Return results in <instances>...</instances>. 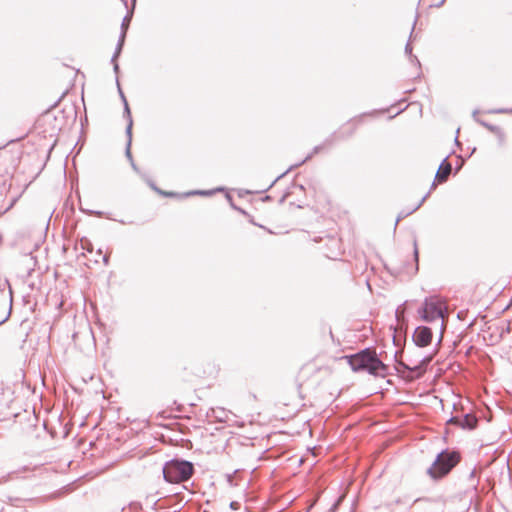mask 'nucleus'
Returning a JSON list of instances; mask_svg holds the SVG:
<instances>
[{"label": "nucleus", "instance_id": "10", "mask_svg": "<svg viewBox=\"0 0 512 512\" xmlns=\"http://www.w3.org/2000/svg\"><path fill=\"white\" fill-rule=\"evenodd\" d=\"M416 21H417V18H415V20H414V23H413V26H412V29H411V32H410V36H409V41L405 45V54H407L409 56L410 61L413 64H415L418 68H420V66H421L420 61L417 58V56L412 54V46L410 44V41H411L413 33H414V28H415Z\"/></svg>", "mask_w": 512, "mask_h": 512}, {"label": "nucleus", "instance_id": "27", "mask_svg": "<svg viewBox=\"0 0 512 512\" xmlns=\"http://www.w3.org/2000/svg\"><path fill=\"white\" fill-rule=\"evenodd\" d=\"M130 163H131V166H132L133 170L138 171V167L136 166V164H135L133 159H131Z\"/></svg>", "mask_w": 512, "mask_h": 512}, {"label": "nucleus", "instance_id": "33", "mask_svg": "<svg viewBox=\"0 0 512 512\" xmlns=\"http://www.w3.org/2000/svg\"><path fill=\"white\" fill-rule=\"evenodd\" d=\"M241 213L245 214V211L242 209H238Z\"/></svg>", "mask_w": 512, "mask_h": 512}, {"label": "nucleus", "instance_id": "20", "mask_svg": "<svg viewBox=\"0 0 512 512\" xmlns=\"http://www.w3.org/2000/svg\"><path fill=\"white\" fill-rule=\"evenodd\" d=\"M151 187H152L154 190H156L157 192H159V193H161V194H163V195H165V196H174V195H175V193H173V192H162L161 190H159V189H158L154 184H152V183H151Z\"/></svg>", "mask_w": 512, "mask_h": 512}, {"label": "nucleus", "instance_id": "31", "mask_svg": "<svg viewBox=\"0 0 512 512\" xmlns=\"http://www.w3.org/2000/svg\"><path fill=\"white\" fill-rule=\"evenodd\" d=\"M444 0H442L441 2H438V5L437 7L441 6L443 4Z\"/></svg>", "mask_w": 512, "mask_h": 512}, {"label": "nucleus", "instance_id": "8", "mask_svg": "<svg viewBox=\"0 0 512 512\" xmlns=\"http://www.w3.org/2000/svg\"><path fill=\"white\" fill-rule=\"evenodd\" d=\"M333 141H334V136L331 135L330 137H328L327 139H325V141L320 144V145H317L313 148L312 152L310 154H308L305 159H303L300 163H297L296 165H294V167H297V166H300L301 164L305 163L307 160L311 159L313 155L319 153L320 151H322L324 148L326 147H329L333 144ZM293 168V166H291L289 169H287L284 173H282L281 175H279L273 182L272 184L270 185V187H272L274 185V183L276 181H278L280 178H282L283 176H285L291 169Z\"/></svg>", "mask_w": 512, "mask_h": 512}, {"label": "nucleus", "instance_id": "12", "mask_svg": "<svg viewBox=\"0 0 512 512\" xmlns=\"http://www.w3.org/2000/svg\"><path fill=\"white\" fill-rule=\"evenodd\" d=\"M428 194H426L420 201L419 203L411 210V211H401L399 214H398V217L396 219V222H395V226H397L398 222L407 217L408 215H410L411 213H413L414 211H416L417 209L420 208V206L424 203V201L426 200Z\"/></svg>", "mask_w": 512, "mask_h": 512}, {"label": "nucleus", "instance_id": "26", "mask_svg": "<svg viewBox=\"0 0 512 512\" xmlns=\"http://www.w3.org/2000/svg\"><path fill=\"white\" fill-rule=\"evenodd\" d=\"M469 479H470V480H472V481H474V479H475V470H472V471L470 472V474H469Z\"/></svg>", "mask_w": 512, "mask_h": 512}, {"label": "nucleus", "instance_id": "1", "mask_svg": "<svg viewBox=\"0 0 512 512\" xmlns=\"http://www.w3.org/2000/svg\"><path fill=\"white\" fill-rule=\"evenodd\" d=\"M345 358L354 372H367L376 377H385L388 374V366L379 359L372 348H365Z\"/></svg>", "mask_w": 512, "mask_h": 512}, {"label": "nucleus", "instance_id": "16", "mask_svg": "<svg viewBox=\"0 0 512 512\" xmlns=\"http://www.w3.org/2000/svg\"><path fill=\"white\" fill-rule=\"evenodd\" d=\"M130 20H131V16L130 15H126L123 18V20H122V23H121V33H124V37H126V33H127V29H128Z\"/></svg>", "mask_w": 512, "mask_h": 512}, {"label": "nucleus", "instance_id": "2", "mask_svg": "<svg viewBox=\"0 0 512 512\" xmlns=\"http://www.w3.org/2000/svg\"><path fill=\"white\" fill-rule=\"evenodd\" d=\"M460 459L459 452L445 449L437 455L433 464L427 469V474L434 480L441 479L450 473Z\"/></svg>", "mask_w": 512, "mask_h": 512}, {"label": "nucleus", "instance_id": "30", "mask_svg": "<svg viewBox=\"0 0 512 512\" xmlns=\"http://www.w3.org/2000/svg\"><path fill=\"white\" fill-rule=\"evenodd\" d=\"M286 199V195H284L281 199H280V203H283Z\"/></svg>", "mask_w": 512, "mask_h": 512}, {"label": "nucleus", "instance_id": "24", "mask_svg": "<svg viewBox=\"0 0 512 512\" xmlns=\"http://www.w3.org/2000/svg\"><path fill=\"white\" fill-rule=\"evenodd\" d=\"M113 64V70L117 74L119 71V65L117 63V60L115 62H111Z\"/></svg>", "mask_w": 512, "mask_h": 512}, {"label": "nucleus", "instance_id": "11", "mask_svg": "<svg viewBox=\"0 0 512 512\" xmlns=\"http://www.w3.org/2000/svg\"><path fill=\"white\" fill-rule=\"evenodd\" d=\"M125 38L126 37H124V33H120V36H119V39H118L115 51H114V53H113V55L111 57V62H115L117 60V58L120 56V54L122 52V48H123L124 42H125Z\"/></svg>", "mask_w": 512, "mask_h": 512}, {"label": "nucleus", "instance_id": "15", "mask_svg": "<svg viewBox=\"0 0 512 512\" xmlns=\"http://www.w3.org/2000/svg\"><path fill=\"white\" fill-rule=\"evenodd\" d=\"M476 121L484 126L485 128H487L489 131L493 132V133H499L500 132V128L496 125H492V124H489L481 119H476Z\"/></svg>", "mask_w": 512, "mask_h": 512}, {"label": "nucleus", "instance_id": "7", "mask_svg": "<svg viewBox=\"0 0 512 512\" xmlns=\"http://www.w3.org/2000/svg\"><path fill=\"white\" fill-rule=\"evenodd\" d=\"M433 337L432 330L427 326H418L412 336V340L417 347H426L431 344Z\"/></svg>", "mask_w": 512, "mask_h": 512}, {"label": "nucleus", "instance_id": "13", "mask_svg": "<svg viewBox=\"0 0 512 512\" xmlns=\"http://www.w3.org/2000/svg\"><path fill=\"white\" fill-rule=\"evenodd\" d=\"M117 85H118V90H119V93H120V96H121V99L124 103V111H123V115L124 117L127 119V121H130V119H132V116H131V112H130V108H129V105H128V102L120 88V85H119V81L117 80Z\"/></svg>", "mask_w": 512, "mask_h": 512}, {"label": "nucleus", "instance_id": "25", "mask_svg": "<svg viewBox=\"0 0 512 512\" xmlns=\"http://www.w3.org/2000/svg\"><path fill=\"white\" fill-rule=\"evenodd\" d=\"M9 316H10V312H8L7 315L3 319L0 320V325L5 323L9 319Z\"/></svg>", "mask_w": 512, "mask_h": 512}, {"label": "nucleus", "instance_id": "19", "mask_svg": "<svg viewBox=\"0 0 512 512\" xmlns=\"http://www.w3.org/2000/svg\"><path fill=\"white\" fill-rule=\"evenodd\" d=\"M194 194H198V195H210V194H212V192H211V191H202V190H199V191L189 192V193L185 194V196L194 195Z\"/></svg>", "mask_w": 512, "mask_h": 512}, {"label": "nucleus", "instance_id": "22", "mask_svg": "<svg viewBox=\"0 0 512 512\" xmlns=\"http://www.w3.org/2000/svg\"><path fill=\"white\" fill-rule=\"evenodd\" d=\"M130 147L131 146H127L126 145V151H125V154H126V157L128 158L129 161H131L132 158V154H131V151H130Z\"/></svg>", "mask_w": 512, "mask_h": 512}, {"label": "nucleus", "instance_id": "17", "mask_svg": "<svg viewBox=\"0 0 512 512\" xmlns=\"http://www.w3.org/2000/svg\"><path fill=\"white\" fill-rule=\"evenodd\" d=\"M132 125H133V120L130 119V121H128V124L126 127V135L128 137L127 146H131V142H132Z\"/></svg>", "mask_w": 512, "mask_h": 512}, {"label": "nucleus", "instance_id": "4", "mask_svg": "<svg viewBox=\"0 0 512 512\" xmlns=\"http://www.w3.org/2000/svg\"><path fill=\"white\" fill-rule=\"evenodd\" d=\"M447 313L444 303L437 296L426 297L418 309V315L425 322H433L436 319H444Z\"/></svg>", "mask_w": 512, "mask_h": 512}, {"label": "nucleus", "instance_id": "5", "mask_svg": "<svg viewBox=\"0 0 512 512\" xmlns=\"http://www.w3.org/2000/svg\"><path fill=\"white\" fill-rule=\"evenodd\" d=\"M401 354H402V352H398V351L395 352L394 356H395L396 363H397L395 368L398 373H403L402 376L409 381L422 377V375L426 371L427 366L432 361L433 356H434L433 354L424 356L419 361L418 364H416L414 366H410V365L406 364L405 362L397 359L398 355H401Z\"/></svg>", "mask_w": 512, "mask_h": 512}, {"label": "nucleus", "instance_id": "6", "mask_svg": "<svg viewBox=\"0 0 512 512\" xmlns=\"http://www.w3.org/2000/svg\"><path fill=\"white\" fill-rule=\"evenodd\" d=\"M447 424L456 425L465 430H473L478 425V418L472 413H466L463 415V417H451L447 421Z\"/></svg>", "mask_w": 512, "mask_h": 512}, {"label": "nucleus", "instance_id": "21", "mask_svg": "<svg viewBox=\"0 0 512 512\" xmlns=\"http://www.w3.org/2000/svg\"><path fill=\"white\" fill-rule=\"evenodd\" d=\"M342 501V497L338 498V500L332 505V507L329 509V512H335L338 508V505Z\"/></svg>", "mask_w": 512, "mask_h": 512}, {"label": "nucleus", "instance_id": "3", "mask_svg": "<svg viewBox=\"0 0 512 512\" xmlns=\"http://www.w3.org/2000/svg\"><path fill=\"white\" fill-rule=\"evenodd\" d=\"M193 473V463L183 459H172L163 466V477L169 483L188 481Z\"/></svg>", "mask_w": 512, "mask_h": 512}, {"label": "nucleus", "instance_id": "34", "mask_svg": "<svg viewBox=\"0 0 512 512\" xmlns=\"http://www.w3.org/2000/svg\"><path fill=\"white\" fill-rule=\"evenodd\" d=\"M132 2H133V5H135L136 0H132Z\"/></svg>", "mask_w": 512, "mask_h": 512}, {"label": "nucleus", "instance_id": "14", "mask_svg": "<svg viewBox=\"0 0 512 512\" xmlns=\"http://www.w3.org/2000/svg\"><path fill=\"white\" fill-rule=\"evenodd\" d=\"M213 416L219 421V422H225L226 421V411L222 408L218 409H211Z\"/></svg>", "mask_w": 512, "mask_h": 512}, {"label": "nucleus", "instance_id": "32", "mask_svg": "<svg viewBox=\"0 0 512 512\" xmlns=\"http://www.w3.org/2000/svg\"><path fill=\"white\" fill-rule=\"evenodd\" d=\"M269 199H270V196H266V197H265V200H266V201H269Z\"/></svg>", "mask_w": 512, "mask_h": 512}, {"label": "nucleus", "instance_id": "9", "mask_svg": "<svg viewBox=\"0 0 512 512\" xmlns=\"http://www.w3.org/2000/svg\"><path fill=\"white\" fill-rule=\"evenodd\" d=\"M451 171H452V165L450 162H448V156H447L442 160V162L439 166V169L436 173L435 179L439 183L446 182Z\"/></svg>", "mask_w": 512, "mask_h": 512}, {"label": "nucleus", "instance_id": "18", "mask_svg": "<svg viewBox=\"0 0 512 512\" xmlns=\"http://www.w3.org/2000/svg\"><path fill=\"white\" fill-rule=\"evenodd\" d=\"M406 302H404L401 306H399L395 311V316L398 322H400L404 318L405 308L404 305Z\"/></svg>", "mask_w": 512, "mask_h": 512}, {"label": "nucleus", "instance_id": "28", "mask_svg": "<svg viewBox=\"0 0 512 512\" xmlns=\"http://www.w3.org/2000/svg\"><path fill=\"white\" fill-rule=\"evenodd\" d=\"M103 262H104V264H105V265H107V264H108V262H109V257H108L107 255H105V256L103 257Z\"/></svg>", "mask_w": 512, "mask_h": 512}, {"label": "nucleus", "instance_id": "29", "mask_svg": "<svg viewBox=\"0 0 512 512\" xmlns=\"http://www.w3.org/2000/svg\"><path fill=\"white\" fill-rule=\"evenodd\" d=\"M90 214H91V215H92V214L101 215L102 213H101L100 211H97V212H93V211H91V212H90Z\"/></svg>", "mask_w": 512, "mask_h": 512}, {"label": "nucleus", "instance_id": "23", "mask_svg": "<svg viewBox=\"0 0 512 512\" xmlns=\"http://www.w3.org/2000/svg\"><path fill=\"white\" fill-rule=\"evenodd\" d=\"M414 257L416 262H418V249H417V242L414 240Z\"/></svg>", "mask_w": 512, "mask_h": 512}]
</instances>
